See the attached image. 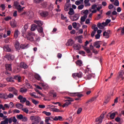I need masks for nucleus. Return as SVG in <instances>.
Returning a JSON list of instances; mask_svg holds the SVG:
<instances>
[{
    "label": "nucleus",
    "mask_w": 124,
    "mask_h": 124,
    "mask_svg": "<svg viewBox=\"0 0 124 124\" xmlns=\"http://www.w3.org/2000/svg\"><path fill=\"white\" fill-rule=\"evenodd\" d=\"M76 63L77 65H78V66H81L82 65V61L81 60H78Z\"/></svg>",
    "instance_id": "de8ad7c7"
},
{
    "label": "nucleus",
    "mask_w": 124,
    "mask_h": 124,
    "mask_svg": "<svg viewBox=\"0 0 124 124\" xmlns=\"http://www.w3.org/2000/svg\"><path fill=\"white\" fill-rule=\"evenodd\" d=\"M4 57L8 61H13V60H14L15 56L10 53H8L5 55Z\"/></svg>",
    "instance_id": "39448f33"
},
{
    "label": "nucleus",
    "mask_w": 124,
    "mask_h": 124,
    "mask_svg": "<svg viewBox=\"0 0 124 124\" xmlns=\"http://www.w3.org/2000/svg\"><path fill=\"white\" fill-rule=\"evenodd\" d=\"M83 8H84V5L83 4L80 5L78 7V9L79 10H82Z\"/></svg>",
    "instance_id": "864d4df0"
},
{
    "label": "nucleus",
    "mask_w": 124,
    "mask_h": 124,
    "mask_svg": "<svg viewBox=\"0 0 124 124\" xmlns=\"http://www.w3.org/2000/svg\"><path fill=\"white\" fill-rule=\"evenodd\" d=\"M14 79H15V80H17V82H21L22 77L18 75H16L14 77Z\"/></svg>",
    "instance_id": "5701e85b"
},
{
    "label": "nucleus",
    "mask_w": 124,
    "mask_h": 124,
    "mask_svg": "<svg viewBox=\"0 0 124 124\" xmlns=\"http://www.w3.org/2000/svg\"><path fill=\"white\" fill-rule=\"evenodd\" d=\"M17 99L20 100V102L23 104H24V103L27 101V98L26 97H23L22 95H19L17 97Z\"/></svg>",
    "instance_id": "0eeeda50"
},
{
    "label": "nucleus",
    "mask_w": 124,
    "mask_h": 124,
    "mask_svg": "<svg viewBox=\"0 0 124 124\" xmlns=\"http://www.w3.org/2000/svg\"><path fill=\"white\" fill-rule=\"evenodd\" d=\"M35 124H38L40 121H41V118H40V117H39V116H35Z\"/></svg>",
    "instance_id": "a878e982"
},
{
    "label": "nucleus",
    "mask_w": 124,
    "mask_h": 124,
    "mask_svg": "<svg viewBox=\"0 0 124 124\" xmlns=\"http://www.w3.org/2000/svg\"><path fill=\"white\" fill-rule=\"evenodd\" d=\"M65 98H66V99H67L66 101H67L68 102H72V101H74V100L70 97L66 96L65 97Z\"/></svg>",
    "instance_id": "e433bc0d"
},
{
    "label": "nucleus",
    "mask_w": 124,
    "mask_h": 124,
    "mask_svg": "<svg viewBox=\"0 0 124 124\" xmlns=\"http://www.w3.org/2000/svg\"><path fill=\"white\" fill-rule=\"evenodd\" d=\"M14 6H15L16 8L17 9L18 12L20 13L23 11V9H22V6L18 1H15L14 3Z\"/></svg>",
    "instance_id": "f03ea898"
},
{
    "label": "nucleus",
    "mask_w": 124,
    "mask_h": 124,
    "mask_svg": "<svg viewBox=\"0 0 124 124\" xmlns=\"http://www.w3.org/2000/svg\"><path fill=\"white\" fill-rule=\"evenodd\" d=\"M79 17H80L79 14H76L73 16H70V18L72 21L74 22L75 21H78Z\"/></svg>",
    "instance_id": "9d476101"
},
{
    "label": "nucleus",
    "mask_w": 124,
    "mask_h": 124,
    "mask_svg": "<svg viewBox=\"0 0 124 124\" xmlns=\"http://www.w3.org/2000/svg\"><path fill=\"white\" fill-rule=\"evenodd\" d=\"M21 71L20 67L17 66V67L14 68L13 72L14 73L16 74V73H19V71Z\"/></svg>",
    "instance_id": "dca6fc26"
},
{
    "label": "nucleus",
    "mask_w": 124,
    "mask_h": 124,
    "mask_svg": "<svg viewBox=\"0 0 124 124\" xmlns=\"http://www.w3.org/2000/svg\"><path fill=\"white\" fill-rule=\"evenodd\" d=\"M103 36H106V38H109V33L108 32H106V31H105L103 34Z\"/></svg>",
    "instance_id": "49530a36"
},
{
    "label": "nucleus",
    "mask_w": 124,
    "mask_h": 124,
    "mask_svg": "<svg viewBox=\"0 0 124 124\" xmlns=\"http://www.w3.org/2000/svg\"><path fill=\"white\" fill-rule=\"evenodd\" d=\"M97 27H98V28L100 30H103L104 29V26L99 22L97 24Z\"/></svg>",
    "instance_id": "4c0bfd02"
},
{
    "label": "nucleus",
    "mask_w": 124,
    "mask_h": 124,
    "mask_svg": "<svg viewBox=\"0 0 124 124\" xmlns=\"http://www.w3.org/2000/svg\"><path fill=\"white\" fill-rule=\"evenodd\" d=\"M12 19V17L10 16H8L4 18V20L6 21H10Z\"/></svg>",
    "instance_id": "09e8293b"
},
{
    "label": "nucleus",
    "mask_w": 124,
    "mask_h": 124,
    "mask_svg": "<svg viewBox=\"0 0 124 124\" xmlns=\"http://www.w3.org/2000/svg\"><path fill=\"white\" fill-rule=\"evenodd\" d=\"M71 104V102H67L65 103L64 104L62 105V107L63 108H64V107H67L68 105H70Z\"/></svg>",
    "instance_id": "79ce46f5"
},
{
    "label": "nucleus",
    "mask_w": 124,
    "mask_h": 124,
    "mask_svg": "<svg viewBox=\"0 0 124 124\" xmlns=\"http://www.w3.org/2000/svg\"><path fill=\"white\" fill-rule=\"evenodd\" d=\"M69 15H73L74 14V10H73V8H70L69 9V11L68 13Z\"/></svg>",
    "instance_id": "f704fd0d"
},
{
    "label": "nucleus",
    "mask_w": 124,
    "mask_h": 124,
    "mask_svg": "<svg viewBox=\"0 0 124 124\" xmlns=\"http://www.w3.org/2000/svg\"><path fill=\"white\" fill-rule=\"evenodd\" d=\"M16 106L17 109H22L24 107V105L22 104H16Z\"/></svg>",
    "instance_id": "473e14b6"
},
{
    "label": "nucleus",
    "mask_w": 124,
    "mask_h": 124,
    "mask_svg": "<svg viewBox=\"0 0 124 124\" xmlns=\"http://www.w3.org/2000/svg\"><path fill=\"white\" fill-rule=\"evenodd\" d=\"M22 111H23V112H24L26 114L29 113V109H28V108H22Z\"/></svg>",
    "instance_id": "bf43d9fd"
},
{
    "label": "nucleus",
    "mask_w": 124,
    "mask_h": 124,
    "mask_svg": "<svg viewBox=\"0 0 124 124\" xmlns=\"http://www.w3.org/2000/svg\"><path fill=\"white\" fill-rule=\"evenodd\" d=\"M34 78L38 81L41 80V77H40V76L37 74L34 75Z\"/></svg>",
    "instance_id": "72a5a7b5"
},
{
    "label": "nucleus",
    "mask_w": 124,
    "mask_h": 124,
    "mask_svg": "<svg viewBox=\"0 0 124 124\" xmlns=\"http://www.w3.org/2000/svg\"><path fill=\"white\" fill-rule=\"evenodd\" d=\"M68 94L70 96H78V98L82 97V96H83V94H80L79 93H69Z\"/></svg>",
    "instance_id": "6e6552de"
},
{
    "label": "nucleus",
    "mask_w": 124,
    "mask_h": 124,
    "mask_svg": "<svg viewBox=\"0 0 124 124\" xmlns=\"http://www.w3.org/2000/svg\"><path fill=\"white\" fill-rule=\"evenodd\" d=\"M9 121V124H12V122L13 123H17V120L16 119V117H11L10 118H8Z\"/></svg>",
    "instance_id": "f8f14e48"
},
{
    "label": "nucleus",
    "mask_w": 124,
    "mask_h": 124,
    "mask_svg": "<svg viewBox=\"0 0 124 124\" xmlns=\"http://www.w3.org/2000/svg\"><path fill=\"white\" fill-rule=\"evenodd\" d=\"M42 6L44 7V8H45L46 6H47V2H44L43 3H42Z\"/></svg>",
    "instance_id": "680f3d73"
},
{
    "label": "nucleus",
    "mask_w": 124,
    "mask_h": 124,
    "mask_svg": "<svg viewBox=\"0 0 124 124\" xmlns=\"http://www.w3.org/2000/svg\"><path fill=\"white\" fill-rule=\"evenodd\" d=\"M29 28V25L28 24H25L24 26L23 27L22 29V36H24L25 35V33H26V32L27 31V30Z\"/></svg>",
    "instance_id": "1a4fd4ad"
},
{
    "label": "nucleus",
    "mask_w": 124,
    "mask_h": 124,
    "mask_svg": "<svg viewBox=\"0 0 124 124\" xmlns=\"http://www.w3.org/2000/svg\"><path fill=\"white\" fill-rule=\"evenodd\" d=\"M35 42H39L40 41V37H36L35 38Z\"/></svg>",
    "instance_id": "13d9d810"
},
{
    "label": "nucleus",
    "mask_w": 124,
    "mask_h": 124,
    "mask_svg": "<svg viewBox=\"0 0 124 124\" xmlns=\"http://www.w3.org/2000/svg\"><path fill=\"white\" fill-rule=\"evenodd\" d=\"M44 114H45L46 116H51V112H47V111H43Z\"/></svg>",
    "instance_id": "052dcab7"
},
{
    "label": "nucleus",
    "mask_w": 124,
    "mask_h": 124,
    "mask_svg": "<svg viewBox=\"0 0 124 124\" xmlns=\"http://www.w3.org/2000/svg\"><path fill=\"white\" fill-rule=\"evenodd\" d=\"M40 15L42 16V17H47V16L49 15V13L48 12L42 11L40 13Z\"/></svg>",
    "instance_id": "412c9836"
},
{
    "label": "nucleus",
    "mask_w": 124,
    "mask_h": 124,
    "mask_svg": "<svg viewBox=\"0 0 124 124\" xmlns=\"http://www.w3.org/2000/svg\"><path fill=\"white\" fill-rule=\"evenodd\" d=\"M37 31L40 33H44L43 32V28L42 27H37Z\"/></svg>",
    "instance_id": "c85d7f7f"
},
{
    "label": "nucleus",
    "mask_w": 124,
    "mask_h": 124,
    "mask_svg": "<svg viewBox=\"0 0 124 124\" xmlns=\"http://www.w3.org/2000/svg\"><path fill=\"white\" fill-rule=\"evenodd\" d=\"M23 117L24 116L22 114L16 115V118L20 121H22Z\"/></svg>",
    "instance_id": "a19ab883"
},
{
    "label": "nucleus",
    "mask_w": 124,
    "mask_h": 124,
    "mask_svg": "<svg viewBox=\"0 0 124 124\" xmlns=\"http://www.w3.org/2000/svg\"><path fill=\"white\" fill-rule=\"evenodd\" d=\"M9 123L8 118H6L4 121L1 122V124H8Z\"/></svg>",
    "instance_id": "37998d69"
},
{
    "label": "nucleus",
    "mask_w": 124,
    "mask_h": 124,
    "mask_svg": "<svg viewBox=\"0 0 124 124\" xmlns=\"http://www.w3.org/2000/svg\"><path fill=\"white\" fill-rule=\"evenodd\" d=\"M0 98H2V99H7V94L0 93Z\"/></svg>",
    "instance_id": "393cba45"
},
{
    "label": "nucleus",
    "mask_w": 124,
    "mask_h": 124,
    "mask_svg": "<svg viewBox=\"0 0 124 124\" xmlns=\"http://www.w3.org/2000/svg\"><path fill=\"white\" fill-rule=\"evenodd\" d=\"M117 112H113V113H108V114L107 115V117H109L111 120H114L115 119V117H116V113Z\"/></svg>",
    "instance_id": "2eb2a0df"
},
{
    "label": "nucleus",
    "mask_w": 124,
    "mask_h": 124,
    "mask_svg": "<svg viewBox=\"0 0 124 124\" xmlns=\"http://www.w3.org/2000/svg\"><path fill=\"white\" fill-rule=\"evenodd\" d=\"M68 46H72L73 44H74V41H73L72 39H70L68 41Z\"/></svg>",
    "instance_id": "2f4dec72"
},
{
    "label": "nucleus",
    "mask_w": 124,
    "mask_h": 124,
    "mask_svg": "<svg viewBox=\"0 0 124 124\" xmlns=\"http://www.w3.org/2000/svg\"><path fill=\"white\" fill-rule=\"evenodd\" d=\"M87 18H88V16L87 15H84V16H82L80 18V23L81 24V25H82V23L85 22V21H86V19H87Z\"/></svg>",
    "instance_id": "4be33fe9"
},
{
    "label": "nucleus",
    "mask_w": 124,
    "mask_h": 124,
    "mask_svg": "<svg viewBox=\"0 0 124 124\" xmlns=\"http://www.w3.org/2000/svg\"><path fill=\"white\" fill-rule=\"evenodd\" d=\"M34 23H35V24H36L38 26L37 27H42V26L43 25V22L40 20H34Z\"/></svg>",
    "instance_id": "f3484780"
},
{
    "label": "nucleus",
    "mask_w": 124,
    "mask_h": 124,
    "mask_svg": "<svg viewBox=\"0 0 124 124\" xmlns=\"http://www.w3.org/2000/svg\"><path fill=\"white\" fill-rule=\"evenodd\" d=\"M7 80L8 82H12L13 83L14 82V78H12L11 77H9L7 78Z\"/></svg>",
    "instance_id": "c03bdc74"
},
{
    "label": "nucleus",
    "mask_w": 124,
    "mask_h": 124,
    "mask_svg": "<svg viewBox=\"0 0 124 124\" xmlns=\"http://www.w3.org/2000/svg\"><path fill=\"white\" fill-rule=\"evenodd\" d=\"M83 49L85 50V51H86L87 54H90V53H91V49L89 48V47L83 46Z\"/></svg>",
    "instance_id": "c9c22d12"
},
{
    "label": "nucleus",
    "mask_w": 124,
    "mask_h": 124,
    "mask_svg": "<svg viewBox=\"0 0 124 124\" xmlns=\"http://www.w3.org/2000/svg\"><path fill=\"white\" fill-rule=\"evenodd\" d=\"M73 48H74L75 50H79L81 49V46L79 44H75L73 46Z\"/></svg>",
    "instance_id": "aec40b11"
},
{
    "label": "nucleus",
    "mask_w": 124,
    "mask_h": 124,
    "mask_svg": "<svg viewBox=\"0 0 124 124\" xmlns=\"http://www.w3.org/2000/svg\"><path fill=\"white\" fill-rule=\"evenodd\" d=\"M96 98H97V96H95V97H93L92 98L90 99V100H89L87 103H89L90 102L92 103L93 101H94V100H95V99H96Z\"/></svg>",
    "instance_id": "7c9ffc66"
},
{
    "label": "nucleus",
    "mask_w": 124,
    "mask_h": 124,
    "mask_svg": "<svg viewBox=\"0 0 124 124\" xmlns=\"http://www.w3.org/2000/svg\"><path fill=\"white\" fill-rule=\"evenodd\" d=\"M19 65L21 68H24V69H26L28 68V67H29L28 65H27V64H26V63H25L24 62H20Z\"/></svg>",
    "instance_id": "a211bd4d"
},
{
    "label": "nucleus",
    "mask_w": 124,
    "mask_h": 124,
    "mask_svg": "<svg viewBox=\"0 0 124 124\" xmlns=\"http://www.w3.org/2000/svg\"><path fill=\"white\" fill-rule=\"evenodd\" d=\"M73 78L77 79L78 78H82L83 76V73L82 72H79L78 73H74L72 75Z\"/></svg>",
    "instance_id": "20e7f679"
},
{
    "label": "nucleus",
    "mask_w": 124,
    "mask_h": 124,
    "mask_svg": "<svg viewBox=\"0 0 124 124\" xmlns=\"http://www.w3.org/2000/svg\"><path fill=\"white\" fill-rule=\"evenodd\" d=\"M9 92H12L13 94L16 95V96H18V90L16 89V88L14 87H10L9 88Z\"/></svg>",
    "instance_id": "423d86ee"
},
{
    "label": "nucleus",
    "mask_w": 124,
    "mask_h": 124,
    "mask_svg": "<svg viewBox=\"0 0 124 124\" xmlns=\"http://www.w3.org/2000/svg\"><path fill=\"white\" fill-rule=\"evenodd\" d=\"M104 119V114H101L100 117L96 119L95 122L96 124H102V121Z\"/></svg>",
    "instance_id": "7ed1b4c3"
},
{
    "label": "nucleus",
    "mask_w": 124,
    "mask_h": 124,
    "mask_svg": "<svg viewBox=\"0 0 124 124\" xmlns=\"http://www.w3.org/2000/svg\"><path fill=\"white\" fill-rule=\"evenodd\" d=\"M5 68L7 71H12V64L11 63L5 64Z\"/></svg>",
    "instance_id": "9b49d317"
},
{
    "label": "nucleus",
    "mask_w": 124,
    "mask_h": 124,
    "mask_svg": "<svg viewBox=\"0 0 124 124\" xmlns=\"http://www.w3.org/2000/svg\"><path fill=\"white\" fill-rule=\"evenodd\" d=\"M19 92L22 93H27V92H28V89L24 88H21L20 89Z\"/></svg>",
    "instance_id": "58836bf2"
},
{
    "label": "nucleus",
    "mask_w": 124,
    "mask_h": 124,
    "mask_svg": "<svg viewBox=\"0 0 124 124\" xmlns=\"http://www.w3.org/2000/svg\"><path fill=\"white\" fill-rule=\"evenodd\" d=\"M10 26L11 28H16L17 27V22L15 19H13L10 22Z\"/></svg>",
    "instance_id": "ddd939ff"
},
{
    "label": "nucleus",
    "mask_w": 124,
    "mask_h": 124,
    "mask_svg": "<svg viewBox=\"0 0 124 124\" xmlns=\"http://www.w3.org/2000/svg\"><path fill=\"white\" fill-rule=\"evenodd\" d=\"M32 102L33 103V104H35V105H36V104H38V103H39V101H37L33 99H32Z\"/></svg>",
    "instance_id": "5fc2aeb1"
},
{
    "label": "nucleus",
    "mask_w": 124,
    "mask_h": 124,
    "mask_svg": "<svg viewBox=\"0 0 124 124\" xmlns=\"http://www.w3.org/2000/svg\"><path fill=\"white\" fill-rule=\"evenodd\" d=\"M44 0H34V3H40V2H42V1H44Z\"/></svg>",
    "instance_id": "6e6d98bb"
},
{
    "label": "nucleus",
    "mask_w": 124,
    "mask_h": 124,
    "mask_svg": "<svg viewBox=\"0 0 124 124\" xmlns=\"http://www.w3.org/2000/svg\"><path fill=\"white\" fill-rule=\"evenodd\" d=\"M29 48V44H21L20 45V49H27Z\"/></svg>",
    "instance_id": "bb28decb"
},
{
    "label": "nucleus",
    "mask_w": 124,
    "mask_h": 124,
    "mask_svg": "<svg viewBox=\"0 0 124 124\" xmlns=\"http://www.w3.org/2000/svg\"><path fill=\"white\" fill-rule=\"evenodd\" d=\"M108 9H113L114 8V5L112 4H110L108 7Z\"/></svg>",
    "instance_id": "69168bd1"
},
{
    "label": "nucleus",
    "mask_w": 124,
    "mask_h": 124,
    "mask_svg": "<svg viewBox=\"0 0 124 124\" xmlns=\"http://www.w3.org/2000/svg\"><path fill=\"white\" fill-rule=\"evenodd\" d=\"M25 87L28 89H31V85L30 83L26 82L25 83Z\"/></svg>",
    "instance_id": "8fccbe9b"
},
{
    "label": "nucleus",
    "mask_w": 124,
    "mask_h": 124,
    "mask_svg": "<svg viewBox=\"0 0 124 124\" xmlns=\"http://www.w3.org/2000/svg\"><path fill=\"white\" fill-rule=\"evenodd\" d=\"M39 108H40V109H44L45 108L46 106L44 105H39L38 106Z\"/></svg>",
    "instance_id": "e2e57ef3"
},
{
    "label": "nucleus",
    "mask_w": 124,
    "mask_h": 124,
    "mask_svg": "<svg viewBox=\"0 0 124 124\" xmlns=\"http://www.w3.org/2000/svg\"><path fill=\"white\" fill-rule=\"evenodd\" d=\"M13 97H14V95L11 93H10L8 95H7V98H13Z\"/></svg>",
    "instance_id": "4d7b16f0"
},
{
    "label": "nucleus",
    "mask_w": 124,
    "mask_h": 124,
    "mask_svg": "<svg viewBox=\"0 0 124 124\" xmlns=\"http://www.w3.org/2000/svg\"><path fill=\"white\" fill-rule=\"evenodd\" d=\"M15 46L16 51H19V50L21 49V46H20V43H19V42L18 41H16V42Z\"/></svg>",
    "instance_id": "6ab92c4d"
},
{
    "label": "nucleus",
    "mask_w": 124,
    "mask_h": 124,
    "mask_svg": "<svg viewBox=\"0 0 124 124\" xmlns=\"http://www.w3.org/2000/svg\"><path fill=\"white\" fill-rule=\"evenodd\" d=\"M36 29H37V25L35 24H32L31 26V31H34Z\"/></svg>",
    "instance_id": "cd10ccee"
},
{
    "label": "nucleus",
    "mask_w": 124,
    "mask_h": 124,
    "mask_svg": "<svg viewBox=\"0 0 124 124\" xmlns=\"http://www.w3.org/2000/svg\"><path fill=\"white\" fill-rule=\"evenodd\" d=\"M124 75V72H120L119 73V76L117 78V79H119L120 78H121V77H123Z\"/></svg>",
    "instance_id": "a18cd8bd"
},
{
    "label": "nucleus",
    "mask_w": 124,
    "mask_h": 124,
    "mask_svg": "<svg viewBox=\"0 0 124 124\" xmlns=\"http://www.w3.org/2000/svg\"><path fill=\"white\" fill-rule=\"evenodd\" d=\"M51 119H53V118L49 117H46L45 123H49V121H51Z\"/></svg>",
    "instance_id": "3c124183"
},
{
    "label": "nucleus",
    "mask_w": 124,
    "mask_h": 124,
    "mask_svg": "<svg viewBox=\"0 0 124 124\" xmlns=\"http://www.w3.org/2000/svg\"><path fill=\"white\" fill-rule=\"evenodd\" d=\"M22 122H27L28 121V118L27 117H23L22 120H21Z\"/></svg>",
    "instance_id": "338daca9"
},
{
    "label": "nucleus",
    "mask_w": 124,
    "mask_h": 124,
    "mask_svg": "<svg viewBox=\"0 0 124 124\" xmlns=\"http://www.w3.org/2000/svg\"><path fill=\"white\" fill-rule=\"evenodd\" d=\"M34 35H35V33L29 32L28 34L26 35L25 38H26L29 41L32 42L33 41H34V38H33V36Z\"/></svg>",
    "instance_id": "f257e3e1"
},
{
    "label": "nucleus",
    "mask_w": 124,
    "mask_h": 124,
    "mask_svg": "<svg viewBox=\"0 0 124 124\" xmlns=\"http://www.w3.org/2000/svg\"><path fill=\"white\" fill-rule=\"evenodd\" d=\"M19 35V31L17 30H16L14 32V37L15 38H17L18 35Z\"/></svg>",
    "instance_id": "ea45409f"
},
{
    "label": "nucleus",
    "mask_w": 124,
    "mask_h": 124,
    "mask_svg": "<svg viewBox=\"0 0 124 124\" xmlns=\"http://www.w3.org/2000/svg\"><path fill=\"white\" fill-rule=\"evenodd\" d=\"M3 50L5 52H8L9 53L11 52L12 50H11V48L9 47V46L6 45L3 46Z\"/></svg>",
    "instance_id": "4468645a"
},
{
    "label": "nucleus",
    "mask_w": 124,
    "mask_h": 124,
    "mask_svg": "<svg viewBox=\"0 0 124 124\" xmlns=\"http://www.w3.org/2000/svg\"><path fill=\"white\" fill-rule=\"evenodd\" d=\"M99 42H101V41L95 42L93 43L94 47H96V48H97L98 49L99 48V47H100V45L99 44Z\"/></svg>",
    "instance_id": "b1692460"
},
{
    "label": "nucleus",
    "mask_w": 124,
    "mask_h": 124,
    "mask_svg": "<svg viewBox=\"0 0 124 124\" xmlns=\"http://www.w3.org/2000/svg\"><path fill=\"white\" fill-rule=\"evenodd\" d=\"M75 4H76V5H80V4H81V1L80 0L76 1Z\"/></svg>",
    "instance_id": "774afa93"
},
{
    "label": "nucleus",
    "mask_w": 124,
    "mask_h": 124,
    "mask_svg": "<svg viewBox=\"0 0 124 124\" xmlns=\"http://www.w3.org/2000/svg\"><path fill=\"white\" fill-rule=\"evenodd\" d=\"M81 14L82 15H83V14H84V15H86V16H88V14H89V10H82L81 12Z\"/></svg>",
    "instance_id": "c756f323"
},
{
    "label": "nucleus",
    "mask_w": 124,
    "mask_h": 124,
    "mask_svg": "<svg viewBox=\"0 0 124 124\" xmlns=\"http://www.w3.org/2000/svg\"><path fill=\"white\" fill-rule=\"evenodd\" d=\"M115 6H119L120 5V3L119 2V0H116L114 3Z\"/></svg>",
    "instance_id": "603ef678"
},
{
    "label": "nucleus",
    "mask_w": 124,
    "mask_h": 124,
    "mask_svg": "<svg viewBox=\"0 0 124 124\" xmlns=\"http://www.w3.org/2000/svg\"><path fill=\"white\" fill-rule=\"evenodd\" d=\"M110 22H111V20L110 19H107L106 20V22H105L106 25H107V26H108V24H109Z\"/></svg>",
    "instance_id": "0e129e2a"
}]
</instances>
